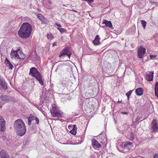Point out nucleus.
I'll return each instance as SVG.
<instances>
[{
  "label": "nucleus",
  "mask_w": 158,
  "mask_h": 158,
  "mask_svg": "<svg viewBox=\"0 0 158 158\" xmlns=\"http://www.w3.org/2000/svg\"><path fill=\"white\" fill-rule=\"evenodd\" d=\"M132 146V143L131 142L127 141L125 142L123 145L124 148L126 149H129Z\"/></svg>",
  "instance_id": "nucleus-16"
},
{
  "label": "nucleus",
  "mask_w": 158,
  "mask_h": 158,
  "mask_svg": "<svg viewBox=\"0 0 158 158\" xmlns=\"http://www.w3.org/2000/svg\"><path fill=\"white\" fill-rule=\"evenodd\" d=\"M155 95L158 98V89H155Z\"/></svg>",
  "instance_id": "nucleus-29"
},
{
  "label": "nucleus",
  "mask_w": 158,
  "mask_h": 158,
  "mask_svg": "<svg viewBox=\"0 0 158 158\" xmlns=\"http://www.w3.org/2000/svg\"><path fill=\"white\" fill-rule=\"evenodd\" d=\"M122 113L123 114H127L128 113L127 112H122Z\"/></svg>",
  "instance_id": "nucleus-40"
},
{
  "label": "nucleus",
  "mask_w": 158,
  "mask_h": 158,
  "mask_svg": "<svg viewBox=\"0 0 158 158\" xmlns=\"http://www.w3.org/2000/svg\"><path fill=\"white\" fill-rule=\"evenodd\" d=\"M47 38L49 39H51L52 38V35L51 34H48Z\"/></svg>",
  "instance_id": "nucleus-30"
},
{
  "label": "nucleus",
  "mask_w": 158,
  "mask_h": 158,
  "mask_svg": "<svg viewBox=\"0 0 158 158\" xmlns=\"http://www.w3.org/2000/svg\"><path fill=\"white\" fill-rule=\"evenodd\" d=\"M0 85L2 88L6 90L7 88V84L2 78H0Z\"/></svg>",
  "instance_id": "nucleus-14"
},
{
  "label": "nucleus",
  "mask_w": 158,
  "mask_h": 158,
  "mask_svg": "<svg viewBox=\"0 0 158 158\" xmlns=\"http://www.w3.org/2000/svg\"><path fill=\"white\" fill-rule=\"evenodd\" d=\"M2 106H0V108H2Z\"/></svg>",
  "instance_id": "nucleus-45"
},
{
  "label": "nucleus",
  "mask_w": 158,
  "mask_h": 158,
  "mask_svg": "<svg viewBox=\"0 0 158 158\" xmlns=\"http://www.w3.org/2000/svg\"><path fill=\"white\" fill-rule=\"evenodd\" d=\"M146 76V78L148 81H151L152 80L153 75V73H152L149 72V73H147Z\"/></svg>",
  "instance_id": "nucleus-18"
},
{
  "label": "nucleus",
  "mask_w": 158,
  "mask_h": 158,
  "mask_svg": "<svg viewBox=\"0 0 158 158\" xmlns=\"http://www.w3.org/2000/svg\"><path fill=\"white\" fill-rule=\"evenodd\" d=\"M134 136L133 134L131 133V134L130 139L131 140H133L134 139Z\"/></svg>",
  "instance_id": "nucleus-32"
},
{
  "label": "nucleus",
  "mask_w": 158,
  "mask_h": 158,
  "mask_svg": "<svg viewBox=\"0 0 158 158\" xmlns=\"http://www.w3.org/2000/svg\"><path fill=\"white\" fill-rule=\"evenodd\" d=\"M100 38L98 35H97L94 40L93 41V43L95 45H97L99 44L100 41L99 40L100 39Z\"/></svg>",
  "instance_id": "nucleus-20"
},
{
  "label": "nucleus",
  "mask_w": 158,
  "mask_h": 158,
  "mask_svg": "<svg viewBox=\"0 0 158 158\" xmlns=\"http://www.w3.org/2000/svg\"><path fill=\"white\" fill-rule=\"evenodd\" d=\"M22 55V57H19V59H24L25 57V56L24 54H21Z\"/></svg>",
  "instance_id": "nucleus-34"
},
{
  "label": "nucleus",
  "mask_w": 158,
  "mask_h": 158,
  "mask_svg": "<svg viewBox=\"0 0 158 158\" xmlns=\"http://www.w3.org/2000/svg\"><path fill=\"white\" fill-rule=\"evenodd\" d=\"M158 89V82L156 83L155 86V89Z\"/></svg>",
  "instance_id": "nucleus-36"
},
{
  "label": "nucleus",
  "mask_w": 158,
  "mask_h": 158,
  "mask_svg": "<svg viewBox=\"0 0 158 158\" xmlns=\"http://www.w3.org/2000/svg\"><path fill=\"white\" fill-rule=\"evenodd\" d=\"M154 158H158V154H156L154 156Z\"/></svg>",
  "instance_id": "nucleus-39"
},
{
  "label": "nucleus",
  "mask_w": 158,
  "mask_h": 158,
  "mask_svg": "<svg viewBox=\"0 0 158 158\" xmlns=\"http://www.w3.org/2000/svg\"><path fill=\"white\" fill-rule=\"evenodd\" d=\"M0 99L3 102H7L11 99V98L6 95H2L0 97Z\"/></svg>",
  "instance_id": "nucleus-11"
},
{
  "label": "nucleus",
  "mask_w": 158,
  "mask_h": 158,
  "mask_svg": "<svg viewBox=\"0 0 158 158\" xmlns=\"http://www.w3.org/2000/svg\"><path fill=\"white\" fill-rule=\"evenodd\" d=\"M150 56V57L151 59H156V58L157 57V56L156 55H151Z\"/></svg>",
  "instance_id": "nucleus-27"
},
{
  "label": "nucleus",
  "mask_w": 158,
  "mask_h": 158,
  "mask_svg": "<svg viewBox=\"0 0 158 158\" xmlns=\"http://www.w3.org/2000/svg\"><path fill=\"white\" fill-rule=\"evenodd\" d=\"M14 127L19 135L22 136L26 133V127L24 123L21 119H19L16 120L14 123Z\"/></svg>",
  "instance_id": "nucleus-2"
},
{
  "label": "nucleus",
  "mask_w": 158,
  "mask_h": 158,
  "mask_svg": "<svg viewBox=\"0 0 158 158\" xmlns=\"http://www.w3.org/2000/svg\"><path fill=\"white\" fill-rule=\"evenodd\" d=\"M32 31V27L31 25L28 23H25L22 24L18 34L21 38L26 39L31 35Z\"/></svg>",
  "instance_id": "nucleus-1"
},
{
  "label": "nucleus",
  "mask_w": 158,
  "mask_h": 158,
  "mask_svg": "<svg viewBox=\"0 0 158 158\" xmlns=\"http://www.w3.org/2000/svg\"><path fill=\"white\" fill-rule=\"evenodd\" d=\"M55 25L57 26L58 27H61V25L60 24H58L57 23H55Z\"/></svg>",
  "instance_id": "nucleus-38"
},
{
  "label": "nucleus",
  "mask_w": 158,
  "mask_h": 158,
  "mask_svg": "<svg viewBox=\"0 0 158 158\" xmlns=\"http://www.w3.org/2000/svg\"><path fill=\"white\" fill-rule=\"evenodd\" d=\"M151 125V128L152 132H156L158 131V123L157 119L153 120Z\"/></svg>",
  "instance_id": "nucleus-4"
},
{
  "label": "nucleus",
  "mask_w": 158,
  "mask_h": 158,
  "mask_svg": "<svg viewBox=\"0 0 158 158\" xmlns=\"http://www.w3.org/2000/svg\"><path fill=\"white\" fill-rule=\"evenodd\" d=\"M70 133L73 135H75L76 133V132L74 130H72L70 131Z\"/></svg>",
  "instance_id": "nucleus-26"
},
{
  "label": "nucleus",
  "mask_w": 158,
  "mask_h": 158,
  "mask_svg": "<svg viewBox=\"0 0 158 158\" xmlns=\"http://www.w3.org/2000/svg\"><path fill=\"white\" fill-rule=\"evenodd\" d=\"M48 3H49L50 4H51V2H50L49 1H48Z\"/></svg>",
  "instance_id": "nucleus-42"
},
{
  "label": "nucleus",
  "mask_w": 158,
  "mask_h": 158,
  "mask_svg": "<svg viewBox=\"0 0 158 158\" xmlns=\"http://www.w3.org/2000/svg\"><path fill=\"white\" fill-rule=\"evenodd\" d=\"M132 91L131 90V91H129V92H128L126 94V95L127 96V98L128 99H129V97L132 93Z\"/></svg>",
  "instance_id": "nucleus-24"
},
{
  "label": "nucleus",
  "mask_w": 158,
  "mask_h": 158,
  "mask_svg": "<svg viewBox=\"0 0 158 158\" xmlns=\"http://www.w3.org/2000/svg\"><path fill=\"white\" fill-rule=\"evenodd\" d=\"M56 45V42H54L53 43V44H52V46L53 47L55 46V45Z\"/></svg>",
  "instance_id": "nucleus-41"
},
{
  "label": "nucleus",
  "mask_w": 158,
  "mask_h": 158,
  "mask_svg": "<svg viewBox=\"0 0 158 158\" xmlns=\"http://www.w3.org/2000/svg\"><path fill=\"white\" fill-rule=\"evenodd\" d=\"M139 119L140 118L139 117H137V118L135 120V123H137V122L139 121Z\"/></svg>",
  "instance_id": "nucleus-33"
},
{
  "label": "nucleus",
  "mask_w": 158,
  "mask_h": 158,
  "mask_svg": "<svg viewBox=\"0 0 158 158\" xmlns=\"http://www.w3.org/2000/svg\"><path fill=\"white\" fill-rule=\"evenodd\" d=\"M91 141L92 145L94 149H97L102 148L101 145L95 139H92Z\"/></svg>",
  "instance_id": "nucleus-5"
},
{
  "label": "nucleus",
  "mask_w": 158,
  "mask_h": 158,
  "mask_svg": "<svg viewBox=\"0 0 158 158\" xmlns=\"http://www.w3.org/2000/svg\"><path fill=\"white\" fill-rule=\"evenodd\" d=\"M35 122H36V123L37 124H38L39 123V120L38 119V118L36 117H35Z\"/></svg>",
  "instance_id": "nucleus-31"
},
{
  "label": "nucleus",
  "mask_w": 158,
  "mask_h": 158,
  "mask_svg": "<svg viewBox=\"0 0 158 158\" xmlns=\"http://www.w3.org/2000/svg\"><path fill=\"white\" fill-rule=\"evenodd\" d=\"M118 103H120L121 102V101H119V100L118 101V102H117Z\"/></svg>",
  "instance_id": "nucleus-44"
},
{
  "label": "nucleus",
  "mask_w": 158,
  "mask_h": 158,
  "mask_svg": "<svg viewBox=\"0 0 158 158\" xmlns=\"http://www.w3.org/2000/svg\"><path fill=\"white\" fill-rule=\"evenodd\" d=\"M5 63L6 64L9 65L11 63L10 62L9 60H7V58H6L5 60Z\"/></svg>",
  "instance_id": "nucleus-25"
},
{
  "label": "nucleus",
  "mask_w": 158,
  "mask_h": 158,
  "mask_svg": "<svg viewBox=\"0 0 158 158\" xmlns=\"http://www.w3.org/2000/svg\"><path fill=\"white\" fill-rule=\"evenodd\" d=\"M72 11H74V12H77V11H76L75 10H72Z\"/></svg>",
  "instance_id": "nucleus-43"
},
{
  "label": "nucleus",
  "mask_w": 158,
  "mask_h": 158,
  "mask_svg": "<svg viewBox=\"0 0 158 158\" xmlns=\"http://www.w3.org/2000/svg\"><path fill=\"white\" fill-rule=\"evenodd\" d=\"M8 66H9V69H12V68L13 67V66L12 64L11 63L9 65H8Z\"/></svg>",
  "instance_id": "nucleus-35"
},
{
  "label": "nucleus",
  "mask_w": 158,
  "mask_h": 158,
  "mask_svg": "<svg viewBox=\"0 0 158 158\" xmlns=\"http://www.w3.org/2000/svg\"><path fill=\"white\" fill-rule=\"evenodd\" d=\"M143 89L141 88H139L136 89L135 90L136 94L138 96L142 95L143 94Z\"/></svg>",
  "instance_id": "nucleus-17"
},
{
  "label": "nucleus",
  "mask_w": 158,
  "mask_h": 158,
  "mask_svg": "<svg viewBox=\"0 0 158 158\" xmlns=\"http://www.w3.org/2000/svg\"><path fill=\"white\" fill-rule=\"evenodd\" d=\"M106 55V53H105L104 54V55Z\"/></svg>",
  "instance_id": "nucleus-46"
},
{
  "label": "nucleus",
  "mask_w": 158,
  "mask_h": 158,
  "mask_svg": "<svg viewBox=\"0 0 158 158\" xmlns=\"http://www.w3.org/2000/svg\"><path fill=\"white\" fill-rule=\"evenodd\" d=\"M5 123L6 122L2 116H0V131H4L5 130Z\"/></svg>",
  "instance_id": "nucleus-8"
},
{
  "label": "nucleus",
  "mask_w": 158,
  "mask_h": 158,
  "mask_svg": "<svg viewBox=\"0 0 158 158\" xmlns=\"http://www.w3.org/2000/svg\"><path fill=\"white\" fill-rule=\"evenodd\" d=\"M37 17L43 23H46L48 20L44 17L43 15L41 14H38Z\"/></svg>",
  "instance_id": "nucleus-15"
},
{
  "label": "nucleus",
  "mask_w": 158,
  "mask_h": 158,
  "mask_svg": "<svg viewBox=\"0 0 158 158\" xmlns=\"http://www.w3.org/2000/svg\"><path fill=\"white\" fill-rule=\"evenodd\" d=\"M71 55V54L70 53L68 49L65 48L61 52L59 57L61 58H63L65 55H67L68 56V57L69 58Z\"/></svg>",
  "instance_id": "nucleus-6"
},
{
  "label": "nucleus",
  "mask_w": 158,
  "mask_h": 158,
  "mask_svg": "<svg viewBox=\"0 0 158 158\" xmlns=\"http://www.w3.org/2000/svg\"><path fill=\"white\" fill-rule=\"evenodd\" d=\"M57 29L60 31V32H63L65 31V29L63 28H58Z\"/></svg>",
  "instance_id": "nucleus-28"
},
{
  "label": "nucleus",
  "mask_w": 158,
  "mask_h": 158,
  "mask_svg": "<svg viewBox=\"0 0 158 158\" xmlns=\"http://www.w3.org/2000/svg\"><path fill=\"white\" fill-rule=\"evenodd\" d=\"M35 117L32 114H31L28 118V125H30L31 124V121L35 119Z\"/></svg>",
  "instance_id": "nucleus-19"
},
{
  "label": "nucleus",
  "mask_w": 158,
  "mask_h": 158,
  "mask_svg": "<svg viewBox=\"0 0 158 158\" xmlns=\"http://www.w3.org/2000/svg\"><path fill=\"white\" fill-rule=\"evenodd\" d=\"M146 52V49L143 47L142 46H140L139 48L138 51V54L139 58H142L144 56Z\"/></svg>",
  "instance_id": "nucleus-7"
},
{
  "label": "nucleus",
  "mask_w": 158,
  "mask_h": 158,
  "mask_svg": "<svg viewBox=\"0 0 158 158\" xmlns=\"http://www.w3.org/2000/svg\"><path fill=\"white\" fill-rule=\"evenodd\" d=\"M141 23L143 26V29H145L147 24L146 22L143 20H142L141 21Z\"/></svg>",
  "instance_id": "nucleus-23"
},
{
  "label": "nucleus",
  "mask_w": 158,
  "mask_h": 158,
  "mask_svg": "<svg viewBox=\"0 0 158 158\" xmlns=\"http://www.w3.org/2000/svg\"><path fill=\"white\" fill-rule=\"evenodd\" d=\"M40 73L38 71L37 69L35 67H32L30 69L29 75L33 77H35Z\"/></svg>",
  "instance_id": "nucleus-9"
},
{
  "label": "nucleus",
  "mask_w": 158,
  "mask_h": 158,
  "mask_svg": "<svg viewBox=\"0 0 158 158\" xmlns=\"http://www.w3.org/2000/svg\"><path fill=\"white\" fill-rule=\"evenodd\" d=\"M18 50L15 51L13 49H12L10 54L11 57L12 58H14L15 59H19V56L18 54Z\"/></svg>",
  "instance_id": "nucleus-10"
},
{
  "label": "nucleus",
  "mask_w": 158,
  "mask_h": 158,
  "mask_svg": "<svg viewBox=\"0 0 158 158\" xmlns=\"http://www.w3.org/2000/svg\"><path fill=\"white\" fill-rule=\"evenodd\" d=\"M77 127H76V125H74V126H73V129H72L73 130H74L75 131H77Z\"/></svg>",
  "instance_id": "nucleus-37"
},
{
  "label": "nucleus",
  "mask_w": 158,
  "mask_h": 158,
  "mask_svg": "<svg viewBox=\"0 0 158 158\" xmlns=\"http://www.w3.org/2000/svg\"><path fill=\"white\" fill-rule=\"evenodd\" d=\"M0 156L1 158H10L9 156L4 150H1L0 152Z\"/></svg>",
  "instance_id": "nucleus-13"
},
{
  "label": "nucleus",
  "mask_w": 158,
  "mask_h": 158,
  "mask_svg": "<svg viewBox=\"0 0 158 158\" xmlns=\"http://www.w3.org/2000/svg\"><path fill=\"white\" fill-rule=\"evenodd\" d=\"M52 109L50 110L52 116L54 118L60 117L62 113L59 110L58 107L56 105H52Z\"/></svg>",
  "instance_id": "nucleus-3"
},
{
  "label": "nucleus",
  "mask_w": 158,
  "mask_h": 158,
  "mask_svg": "<svg viewBox=\"0 0 158 158\" xmlns=\"http://www.w3.org/2000/svg\"><path fill=\"white\" fill-rule=\"evenodd\" d=\"M101 137V142L103 143L106 144L107 142V139L106 137V134L102 136Z\"/></svg>",
  "instance_id": "nucleus-21"
},
{
  "label": "nucleus",
  "mask_w": 158,
  "mask_h": 158,
  "mask_svg": "<svg viewBox=\"0 0 158 158\" xmlns=\"http://www.w3.org/2000/svg\"><path fill=\"white\" fill-rule=\"evenodd\" d=\"M103 23L105 24L106 27H109L110 28H111L112 27V23L110 21L105 20L104 21Z\"/></svg>",
  "instance_id": "nucleus-22"
},
{
  "label": "nucleus",
  "mask_w": 158,
  "mask_h": 158,
  "mask_svg": "<svg viewBox=\"0 0 158 158\" xmlns=\"http://www.w3.org/2000/svg\"><path fill=\"white\" fill-rule=\"evenodd\" d=\"M100 135H101V133L100 134Z\"/></svg>",
  "instance_id": "nucleus-47"
},
{
  "label": "nucleus",
  "mask_w": 158,
  "mask_h": 158,
  "mask_svg": "<svg viewBox=\"0 0 158 158\" xmlns=\"http://www.w3.org/2000/svg\"><path fill=\"white\" fill-rule=\"evenodd\" d=\"M34 77L36 78V80L39 81V83L41 85H44L42 80V76L40 73L35 76Z\"/></svg>",
  "instance_id": "nucleus-12"
}]
</instances>
